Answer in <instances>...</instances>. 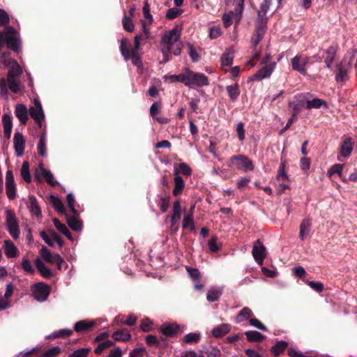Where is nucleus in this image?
<instances>
[{
	"instance_id": "1",
	"label": "nucleus",
	"mask_w": 357,
	"mask_h": 357,
	"mask_svg": "<svg viewBox=\"0 0 357 357\" xmlns=\"http://www.w3.org/2000/svg\"><path fill=\"white\" fill-rule=\"evenodd\" d=\"M180 82L190 89L200 88L209 85L208 78L203 73H195L188 68L180 73Z\"/></svg>"
},
{
	"instance_id": "2",
	"label": "nucleus",
	"mask_w": 357,
	"mask_h": 357,
	"mask_svg": "<svg viewBox=\"0 0 357 357\" xmlns=\"http://www.w3.org/2000/svg\"><path fill=\"white\" fill-rule=\"evenodd\" d=\"M178 25H175L173 29L166 31L162 37L161 48L163 53L169 52L178 40Z\"/></svg>"
},
{
	"instance_id": "3",
	"label": "nucleus",
	"mask_w": 357,
	"mask_h": 357,
	"mask_svg": "<svg viewBox=\"0 0 357 357\" xmlns=\"http://www.w3.org/2000/svg\"><path fill=\"white\" fill-rule=\"evenodd\" d=\"M227 165L229 167H235L237 169L242 170L243 172L254 169V165L252 160L243 155L231 156L229 158Z\"/></svg>"
},
{
	"instance_id": "4",
	"label": "nucleus",
	"mask_w": 357,
	"mask_h": 357,
	"mask_svg": "<svg viewBox=\"0 0 357 357\" xmlns=\"http://www.w3.org/2000/svg\"><path fill=\"white\" fill-rule=\"evenodd\" d=\"M5 43L7 47L12 51L19 53L22 48V42L19 33L12 26L8 28L5 35Z\"/></svg>"
},
{
	"instance_id": "5",
	"label": "nucleus",
	"mask_w": 357,
	"mask_h": 357,
	"mask_svg": "<svg viewBox=\"0 0 357 357\" xmlns=\"http://www.w3.org/2000/svg\"><path fill=\"white\" fill-rule=\"evenodd\" d=\"M32 295L39 301H45L50 296L51 288L48 284L41 282L34 284L31 287Z\"/></svg>"
},
{
	"instance_id": "6",
	"label": "nucleus",
	"mask_w": 357,
	"mask_h": 357,
	"mask_svg": "<svg viewBox=\"0 0 357 357\" xmlns=\"http://www.w3.org/2000/svg\"><path fill=\"white\" fill-rule=\"evenodd\" d=\"M255 30L250 40L252 48H255L258 45L267 30V24L261 21L259 22H255Z\"/></svg>"
},
{
	"instance_id": "7",
	"label": "nucleus",
	"mask_w": 357,
	"mask_h": 357,
	"mask_svg": "<svg viewBox=\"0 0 357 357\" xmlns=\"http://www.w3.org/2000/svg\"><path fill=\"white\" fill-rule=\"evenodd\" d=\"M178 220V199H176L174 203L173 206V215L172 216H167L166 218V223H171L169 227V234L174 237L176 231L178 229V224L177 221Z\"/></svg>"
},
{
	"instance_id": "8",
	"label": "nucleus",
	"mask_w": 357,
	"mask_h": 357,
	"mask_svg": "<svg viewBox=\"0 0 357 357\" xmlns=\"http://www.w3.org/2000/svg\"><path fill=\"white\" fill-rule=\"evenodd\" d=\"M6 225L8 230L14 239H17L20 236V229L17 220L15 215L10 211H7Z\"/></svg>"
},
{
	"instance_id": "9",
	"label": "nucleus",
	"mask_w": 357,
	"mask_h": 357,
	"mask_svg": "<svg viewBox=\"0 0 357 357\" xmlns=\"http://www.w3.org/2000/svg\"><path fill=\"white\" fill-rule=\"evenodd\" d=\"M252 253L256 262L259 265H262L266 257V249L259 240L254 243Z\"/></svg>"
},
{
	"instance_id": "10",
	"label": "nucleus",
	"mask_w": 357,
	"mask_h": 357,
	"mask_svg": "<svg viewBox=\"0 0 357 357\" xmlns=\"http://www.w3.org/2000/svg\"><path fill=\"white\" fill-rule=\"evenodd\" d=\"M309 58L307 56H303L301 55H296L291 59L292 68L305 75L307 74L306 65L308 63Z\"/></svg>"
},
{
	"instance_id": "11",
	"label": "nucleus",
	"mask_w": 357,
	"mask_h": 357,
	"mask_svg": "<svg viewBox=\"0 0 357 357\" xmlns=\"http://www.w3.org/2000/svg\"><path fill=\"white\" fill-rule=\"evenodd\" d=\"M6 190L9 199L13 200L15 197L16 188L13 172L8 170L6 174Z\"/></svg>"
},
{
	"instance_id": "12",
	"label": "nucleus",
	"mask_w": 357,
	"mask_h": 357,
	"mask_svg": "<svg viewBox=\"0 0 357 357\" xmlns=\"http://www.w3.org/2000/svg\"><path fill=\"white\" fill-rule=\"evenodd\" d=\"M186 271L188 272L190 278L194 282L195 289L197 290H202L204 288V285L201 284L200 278L201 274L197 268H192L190 266H185Z\"/></svg>"
},
{
	"instance_id": "13",
	"label": "nucleus",
	"mask_w": 357,
	"mask_h": 357,
	"mask_svg": "<svg viewBox=\"0 0 357 357\" xmlns=\"http://www.w3.org/2000/svg\"><path fill=\"white\" fill-rule=\"evenodd\" d=\"M14 149L17 156H22L24 152L25 139L20 132H15L13 137Z\"/></svg>"
},
{
	"instance_id": "14",
	"label": "nucleus",
	"mask_w": 357,
	"mask_h": 357,
	"mask_svg": "<svg viewBox=\"0 0 357 357\" xmlns=\"http://www.w3.org/2000/svg\"><path fill=\"white\" fill-rule=\"evenodd\" d=\"M276 63L273 62L270 65L261 68L254 75L255 79L262 80L265 78L269 77L273 72Z\"/></svg>"
},
{
	"instance_id": "15",
	"label": "nucleus",
	"mask_w": 357,
	"mask_h": 357,
	"mask_svg": "<svg viewBox=\"0 0 357 357\" xmlns=\"http://www.w3.org/2000/svg\"><path fill=\"white\" fill-rule=\"evenodd\" d=\"M225 1L227 7H235L236 18L238 21H240L243 10L245 0H225Z\"/></svg>"
},
{
	"instance_id": "16",
	"label": "nucleus",
	"mask_w": 357,
	"mask_h": 357,
	"mask_svg": "<svg viewBox=\"0 0 357 357\" xmlns=\"http://www.w3.org/2000/svg\"><path fill=\"white\" fill-rule=\"evenodd\" d=\"M271 4V0H263L261 2L259 10L257 13V17L256 20V22H262L264 24H267V17L266 13L269 10L270 6Z\"/></svg>"
},
{
	"instance_id": "17",
	"label": "nucleus",
	"mask_w": 357,
	"mask_h": 357,
	"mask_svg": "<svg viewBox=\"0 0 357 357\" xmlns=\"http://www.w3.org/2000/svg\"><path fill=\"white\" fill-rule=\"evenodd\" d=\"M15 114L22 125L26 124L29 116L27 108L24 105L17 104L15 106Z\"/></svg>"
},
{
	"instance_id": "18",
	"label": "nucleus",
	"mask_w": 357,
	"mask_h": 357,
	"mask_svg": "<svg viewBox=\"0 0 357 357\" xmlns=\"http://www.w3.org/2000/svg\"><path fill=\"white\" fill-rule=\"evenodd\" d=\"M96 323L95 321L81 320L77 321L74 325V331L77 333L88 332L91 331Z\"/></svg>"
},
{
	"instance_id": "19",
	"label": "nucleus",
	"mask_w": 357,
	"mask_h": 357,
	"mask_svg": "<svg viewBox=\"0 0 357 357\" xmlns=\"http://www.w3.org/2000/svg\"><path fill=\"white\" fill-rule=\"evenodd\" d=\"M33 106L29 108V115L33 119H37L38 118H45L44 112L42 107V105L40 100L35 99L33 101Z\"/></svg>"
},
{
	"instance_id": "20",
	"label": "nucleus",
	"mask_w": 357,
	"mask_h": 357,
	"mask_svg": "<svg viewBox=\"0 0 357 357\" xmlns=\"http://www.w3.org/2000/svg\"><path fill=\"white\" fill-rule=\"evenodd\" d=\"M353 146L352 138L350 137L344 138L340 146V155L344 158L349 157L353 151Z\"/></svg>"
},
{
	"instance_id": "21",
	"label": "nucleus",
	"mask_w": 357,
	"mask_h": 357,
	"mask_svg": "<svg viewBox=\"0 0 357 357\" xmlns=\"http://www.w3.org/2000/svg\"><path fill=\"white\" fill-rule=\"evenodd\" d=\"M160 103L155 102L152 104L150 107V115L151 116L161 124L168 123V119L165 117L157 116L160 114Z\"/></svg>"
},
{
	"instance_id": "22",
	"label": "nucleus",
	"mask_w": 357,
	"mask_h": 357,
	"mask_svg": "<svg viewBox=\"0 0 357 357\" xmlns=\"http://www.w3.org/2000/svg\"><path fill=\"white\" fill-rule=\"evenodd\" d=\"M10 69L8 72L7 79H14L19 77L22 73V69L16 60L12 59L11 63L8 66Z\"/></svg>"
},
{
	"instance_id": "23",
	"label": "nucleus",
	"mask_w": 357,
	"mask_h": 357,
	"mask_svg": "<svg viewBox=\"0 0 357 357\" xmlns=\"http://www.w3.org/2000/svg\"><path fill=\"white\" fill-rule=\"evenodd\" d=\"M160 331L166 337H174L178 332V325L165 323L160 326Z\"/></svg>"
},
{
	"instance_id": "24",
	"label": "nucleus",
	"mask_w": 357,
	"mask_h": 357,
	"mask_svg": "<svg viewBox=\"0 0 357 357\" xmlns=\"http://www.w3.org/2000/svg\"><path fill=\"white\" fill-rule=\"evenodd\" d=\"M66 215L67 222L70 228L75 231H79L82 229V221L78 219L79 215H73V216Z\"/></svg>"
},
{
	"instance_id": "25",
	"label": "nucleus",
	"mask_w": 357,
	"mask_h": 357,
	"mask_svg": "<svg viewBox=\"0 0 357 357\" xmlns=\"http://www.w3.org/2000/svg\"><path fill=\"white\" fill-rule=\"evenodd\" d=\"M2 123L3 126V134L4 137L9 139L11 136L12 128H13V121L12 118L8 114H3L2 116Z\"/></svg>"
},
{
	"instance_id": "26",
	"label": "nucleus",
	"mask_w": 357,
	"mask_h": 357,
	"mask_svg": "<svg viewBox=\"0 0 357 357\" xmlns=\"http://www.w3.org/2000/svg\"><path fill=\"white\" fill-rule=\"evenodd\" d=\"M35 265L40 272V275L45 278H51L52 277V272L45 264L43 262V261L37 258L35 260Z\"/></svg>"
},
{
	"instance_id": "27",
	"label": "nucleus",
	"mask_w": 357,
	"mask_h": 357,
	"mask_svg": "<svg viewBox=\"0 0 357 357\" xmlns=\"http://www.w3.org/2000/svg\"><path fill=\"white\" fill-rule=\"evenodd\" d=\"M198 354L199 357H220V351L215 347L209 346L199 351Z\"/></svg>"
},
{
	"instance_id": "28",
	"label": "nucleus",
	"mask_w": 357,
	"mask_h": 357,
	"mask_svg": "<svg viewBox=\"0 0 357 357\" xmlns=\"http://www.w3.org/2000/svg\"><path fill=\"white\" fill-rule=\"evenodd\" d=\"M253 317V313L251 309L248 307H244L235 317V322L237 324L241 323L244 321L249 320Z\"/></svg>"
},
{
	"instance_id": "29",
	"label": "nucleus",
	"mask_w": 357,
	"mask_h": 357,
	"mask_svg": "<svg viewBox=\"0 0 357 357\" xmlns=\"http://www.w3.org/2000/svg\"><path fill=\"white\" fill-rule=\"evenodd\" d=\"M4 251L8 258L15 257L18 254V250L10 240L4 242Z\"/></svg>"
},
{
	"instance_id": "30",
	"label": "nucleus",
	"mask_w": 357,
	"mask_h": 357,
	"mask_svg": "<svg viewBox=\"0 0 357 357\" xmlns=\"http://www.w3.org/2000/svg\"><path fill=\"white\" fill-rule=\"evenodd\" d=\"M328 108V104L327 102L319 98H313L312 100H307L306 101V105L305 107L307 109H319L321 107Z\"/></svg>"
},
{
	"instance_id": "31",
	"label": "nucleus",
	"mask_w": 357,
	"mask_h": 357,
	"mask_svg": "<svg viewBox=\"0 0 357 357\" xmlns=\"http://www.w3.org/2000/svg\"><path fill=\"white\" fill-rule=\"evenodd\" d=\"M112 337L115 341L127 342L130 340L131 335L127 329H121L114 331Z\"/></svg>"
},
{
	"instance_id": "32",
	"label": "nucleus",
	"mask_w": 357,
	"mask_h": 357,
	"mask_svg": "<svg viewBox=\"0 0 357 357\" xmlns=\"http://www.w3.org/2000/svg\"><path fill=\"white\" fill-rule=\"evenodd\" d=\"M201 334L199 332L189 333L186 334L182 341V344H195L199 342Z\"/></svg>"
},
{
	"instance_id": "33",
	"label": "nucleus",
	"mask_w": 357,
	"mask_h": 357,
	"mask_svg": "<svg viewBox=\"0 0 357 357\" xmlns=\"http://www.w3.org/2000/svg\"><path fill=\"white\" fill-rule=\"evenodd\" d=\"M231 330V326L228 324H222L220 326L215 327L212 331V334L214 337H221L227 334Z\"/></svg>"
},
{
	"instance_id": "34",
	"label": "nucleus",
	"mask_w": 357,
	"mask_h": 357,
	"mask_svg": "<svg viewBox=\"0 0 357 357\" xmlns=\"http://www.w3.org/2000/svg\"><path fill=\"white\" fill-rule=\"evenodd\" d=\"M234 60V51L231 49H227L221 56L222 68L231 66Z\"/></svg>"
},
{
	"instance_id": "35",
	"label": "nucleus",
	"mask_w": 357,
	"mask_h": 357,
	"mask_svg": "<svg viewBox=\"0 0 357 357\" xmlns=\"http://www.w3.org/2000/svg\"><path fill=\"white\" fill-rule=\"evenodd\" d=\"M38 153L40 155L45 157L47 155L46 149V130H44L40 135V139L37 145Z\"/></svg>"
},
{
	"instance_id": "36",
	"label": "nucleus",
	"mask_w": 357,
	"mask_h": 357,
	"mask_svg": "<svg viewBox=\"0 0 357 357\" xmlns=\"http://www.w3.org/2000/svg\"><path fill=\"white\" fill-rule=\"evenodd\" d=\"M344 167V165L342 164H335L328 169V176L329 177L332 176L333 174H337L339 177L341 178L343 182H347L348 179L345 176H342V169Z\"/></svg>"
},
{
	"instance_id": "37",
	"label": "nucleus",
	"mask_w": 357,
	"mask_h": 357,
	"mask_svg": "<svg viewBox=\"0 0 357 357\" xmlns=\"http://www.w3.org/2000/svg\"><path fill=\"white\" fill-rule=\"evenodd\" d=\"M311 222L309 219H304L300 225L299 238L303 241L309 234L311 227Z\"/></svg>"
},
{
	"instance_id": "38",
	"label": "nucleus",
	"mask_w": 357,
	"mask_h": 357,
	"mask_svg": "<svg viewBox=\"0 0 357 357\" xmlns=\"http://www.w3.org/2000/svg\"><path fill=\"white\" fill-rule=\"evenodd\" d=\"M39 167L40 168L41 174L45 178L46 182L50 184L51 186L54 187L57 185L58 182L54 180V176L50 170H47L43 167L42 163L39 165Z\"/></svg>"
},
{
	"instance_id": "39",
	"label": "nucleus",
	"mask_w": 357,
	"mask_h": 357,
	"mask_svg": "<svg viewBox=\"0 0 357 357\" xmlns=\"http://www.w3.org/2000/svg\"><path fill=\"white\" fill-rule=\"evenodd\" d=\"M337 52V47L335 46H330L326 51V57L325 59V63L328 68L331 67Z\"/></svg>"
},
{
	"instance_id": "40",
	"label": "nucleus",
	"mask_w": 357,
	"mask_h": 357,
	"mask_svg": "<svg viewBox=\"0 0 357 357\" xmlns=\"http://www.w3.org/2000/svg\"><path fill=\"white\" fill-rule=\"evenodd\" d=\"M50 202L52 204L54 208L59 213L66 215V210L63 207V204L61 200L54 195L50 196Z\"/></svg>"
},
{
	"instance_id": "41",
	"label": "nucleus",
	"mask_w": 357,
	"mask_h": 357,
	"mask_svg": "<svg viewBox=\"0 0 357 357\" xmlns=\"http://www.w3.org/2000/svg\"><path fill=\"white\" fill-rule=\"evenodd\" d=\"M29 208L31 212L36 217L42 216L41 210L38 204L37 199L33 195L29 196Z\"/></svg>"
},
{
	"instance_id": "42",
	"label": "nucleus",
	"mask_w": 357,
	"mask_h": 357,
	"mask_svg": "<svg viewBox=\"0 0 357 357\" xmlns=\"http://www.w3.org/2000/svg\"><path fill=\"white\" fill-rule=\"evenodd\" d=\"M146 342L149 346H156L158 347H164L166 346L165 339L162 338L161 340H159L154 335H147L146 337Z\"/></svg>"
},
{
	"instance_id": "43",
	"label": "nucleus",
	"mask_w": 357,
	"mask_h": 357,
	"mask_svg": "<svg viewBox=\"0 0 357 357\" xmlns=\"http://www.w3.org/2000/svg\"><path fill=\"white\" fill-rule=\"evenodd\" d=\"M54 225L59 231L65 235L68 239L72 240L73 236L68 229V227L63 223H61L58 219L54 218L53 220Z\"/></svg>"
},
{
	"instance_id": "44",
	"label": "nucleus",
	"mask_w": 357,
	"mask_h": 357,
	"mask_svg": "<svg viewBox=\"0 0 357 357\" xmlns=\"http://www.w3.org/2000/svg\"><path fill=\"white\" fill-rule=\"evenodd\" d=\"M222 294L221 288H211L208 291L206 298L209 302H214L219 299Z\"/></svg>"
},
{
	"instance_id": "45",
	"label": "nucleus",
	"mask_w": 357,
	"mask_h": 357,
	"mask_svg": "<svg viewBox=\"0 0 357 357\" xmlns=\"http://www.w3.org/2000/svg\"><path fill=\"white\" fill-rule=\"evenodd\" d=\"M247 340L249 342H259L264 336L256 331H248L245 333Z\"/></svg>"
},
{
	"instance_id": "46",
	"label": "nucleus",
	"mask_w": 357,
	"mask_h": 357,
	"mask_svg": "<svg viewBox=\"0 0 357 357\" xmlns=\"http://www.w3.org/2000/svg\"><path fill=\"white\" fill-rule=\"evenodd\" d=\"M288 344L286 341H279L271 348V351L275 356L282 354L287 348Z\"/></svg>"
},
{
	"instance_id": "47",
	"label": "nucleus",
	"mask_w": 357,
	"mask_h": 357,
	"mask_svg": "<svg viewBox=\"0 0 357 357\" xmlns=\"http://www.w3.org/2000/svg\"><path fill=\"white\" fill-rule=\"evenodd\" d=\"M21 175L23 179L27 183H31V176L29 172V163L27 161H24L21 168Z\"/></svg>"
},
{
	"instance_id": "48",
	"label": "nucleus",
	"mask_w": 357,
	"mask_h": 357,
	"mask_svg": "<svg viewBox=\"0 0 357 357\" xmlns=\"http://www.w3.org/2000/svg\"><path fill=\"white\" fill-rule=\"evenodd\" d=\"M40 255L42 258L47 263H54L55 255L52 254L46 247L43 246L40 250Z\"/></svg>"
},
{
	"instance_id": "49",
	"label": "nucleus",
	"mask_w": 357,
	"mask_h": 357,
	"mask_svg": "<svg viewBox=\"0 0 357 357\" xmlns=\"http://www.w3.org/2000/svg\"><path fill=\"white\" fill-rule=\"evenodd\" d=\"M226 90L231 100L233 101L236 100L240 93L238 85L235 84L234 85L227 86Z\"/></svg>"
},
{
	"instance_id": "50",
	"label": "nucleus",
	"mask_w": 357,
	"mask_h": 357,
	"mask_svg": "<svg viewBox=\"0 0 357 357\" xmlns=\"http://www.w3.org/2000/svg\"><path fill=\"white\" fill-rule=\"evenodd\" d=\"M233 20L237 22H239L236 18L235 10L234 11H229L228 13L224 14L222 16V21L225 27H229L231 24Z\"/></svg>"
},
{
	"instance_id": "51",
	"label": "nucleus",
	"mask_w": 357,
	"mask_h": 357,
	"mask_svg": "<svg viewBox=\"0 0 357 357\" xmlns=\"http://www.w3.org/2000/svg\"><path fill=\"white\" fill-rule=\"evenodd\" d=\"M114 345V343L112 341L107 340L106 341L100 343L95 349L94 352L97 355H100L104 350Z\"/></svg>"
},
{
	"instance_id": "52",
	"label": "nucleus",
	"mask_w": 357,
	"mask_h": 357,
	"mask_svg": "<svg viewBox=\"0 0 357 357\" xmlns=\"http://www.w3.org/2000/svg\"><path fill=\"white\" fill-rule=\"evenodd\" d=\"M184 229H188L192 231L195 230V222L193 217L192 215H186L183 218V222L182 225Z\"/></svg>"
},
{
	"instance_id": "53",
	"label": "nucleus",
	"mask_w": 357,
	"mask_h": 357,
	"mask_svg": "<svg viewBox=\"0 0 357 357\" xmlns=\"http://www.w3.org/2000/svg\"><path fill=\"white\" fill-rule=\"evenodd\" d=\"M66 200L70 212L73 215H79V212L75 208V199L74 195L72 193L68 194L66 197Z\"/></svg>"
},
{
	"instance_id": "54",
	"label": "nucleus",
	"mask_w": 357,
	"mask_h": 357,
	"mask_svg": "<svg viewBox=\"0 0 357 357\" xmlns=\"http://www.w3.org/2000/svg\"><path fill=\"white\" fill-rule=\"evenodd\" d=\"M123 26L124 29L128 32H132L134 30V24L132 18L127 15H124L123 18Z\"/></svg>"
},
{
	"instance_id": "55",
	"label": "nucleus",
	"mask_w": 357,
	"mask_h": 357,
	"mask_svg": "<svg viewBox=\"0 0 357 357\" xmlns=\"http://www.w3.org/2000/svg\"><path fill=\"white\" fill-rule=\"evenodd\" d=\"M188 54L192 61L194 63L197 62L200 59V55L199 54V53L197 52L193 45L190 43L188 44Z\"/></svg>"
},
{
	"instance_id": "56",
	"label": "nucleus",
	"mask_w": 357,
	"mask_h": 357,
	"mask_svg": "<svg viewBox=\"0 0 357 357\" xmlns=\"http://www.w3.org/2000/svg\"><path fill=\"white\" fill-rule=\"evenodd\" d=\"M10 90L14 93H18L20 91V84L18 81L14 79H7Z\"/></svg>"
},
{
	"instance_id": "57",
	"label": "nucleus",
	"mask_w": 357,
	"mask_h": 357,
	"mask_svg": "<svg viewBox=\"0 0 357 357\" xmlns=\"http://www.w3.org/2000/svg\"><path fill=\"white\" fill-rule=\"evenodd\" d=\"M169 195L160 197L158 203V205L160 206V208L162 211V212L165 213L167 210L169 205Z\"/></svg>"
},
{
	"instance_id": "58",
	"label": "nucleus",
	"mask_w": 357,
	"mask_h": 357,
	"mask_svg": "<svg viewBox=\"0 0 357 357\" xmlns=\"http://www.w3.org/2000/svg\"><path fill=\"white\" fill-rule=\"evenodd\" d=\"M21 266L23 270L28 273L33 274L34 273V269L28 257L23 258Z\"/></svg>"
},
{
	"instance_id": "59",
	"label": "nucleus",
	"mask_w": 357,
	"mask_h": 357,
	"mask_svg": "<svg viewBox=\"0 0 357 357\" xmlns=\"http://www.w3.org/2000/svg\"><path fill=\"white\" fill-rule=\"evenodd\" d=\"M73 331L69 329H61L59 331L54 332L53 334L50 335L51 337L57 338V337H65L70 336L73 334Z\"/></svg>"
},
{
	"instance_id": "60",
	"label": "nucleus",
	"mask_w": 357,
	"mask_h": 357,
	"mask_svg": "<svg viewBox=\"0 0 357 357\" xmlns=\"http://www.w3.org/2000/svg\"><path fill=\"white\" fill-rule=\"evenodd\" d=\"M61 352V349L60 347H54L44 352L41 357H55L60 354Z\"/></svg>"
},
{
	"instance_id": "61",
	"label": "nucleus",
	"mask_w": 357,
	"mask_h": 357,
	"mask_svg": "<svg viewBox=\"0 0 357 357\" xmlns=\"http://www.w3.org/2000/svg\"><path fill=\"white\" fill-rule=\"evenodd\" d=\"M289 179L287 174L285 172V165L284 162L281 163L279 171L277 175V180L278 181H284Z\"/></svg>"
},
{
	"instance_id": "62",
	"label": "nucleus",
	"mask_w": 357,
	"mask_h": 357,
	"mask_svg": "<svg viewBox=\"0 0 357 357\" xmlns=\"http://www.w3.org/2000/svg\"><path fill=\"white\" fill-rule=\"evenodd\" d=\"M120 50L125 60H129L130 57L131 50L128 49L125 40H121Z\"/></svg>"
},
{
	"instance_id": "63",
	"label": "nucleus",
	"mask_w": 357,
	"mask_h": 357,
	"mask_svg": "<svg viewBox=\"0 0 357 357\" xmlns=\"http://www.w3.org/2000/svg\"><path fill=\"white\" fill-rule=\"evenodd\" d=\"M153 321L149 319H145L142 321L140 328L143 332H149L153 330Z\"/></svg>"
},
{
	"instance_id": "64",
	"label": "nucleus",
	"mask_w": 357,
	"mask_h": 357,
	"mask_svg": "<svg viewBox=\"0 0 357 357\" xmlns=\"http://www.w3.org/2000/svg\"><path fill=\"white\" fill-rule=\"evenodd\" d=\"M90 349L88 348H82L75 350L70 355V357H87Z\"/></svg>"
}]
</instances>
